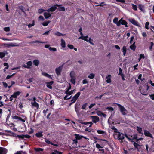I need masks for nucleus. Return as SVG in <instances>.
<instances>
[{"instance_id":"obj_1","label":"nucleus","mask_w":154,"mask_h":154,"mask_svg":"<svg viewBox=\"0 0 154 154\" xmlns=\"http://www.w3.org/2000/svg\"><path fill=\"white\" fill-rule=\"evenodd\" d=\"M113 22L116 24L118 26H119L121 24L122 25H125V27H128L127 23L125 20H119V21H118V20H113Z\"/></svg>"},{"instance_id":"obj_2","label":"nucleus","mask_w":154,"mask_h":154,"mask_svg":"<svg viewBox=\"0 0 154 154\" xmlns=\"http://www.w3.org/2000/svg\"><path fill=\"white\" fill-rule=\"evenodd\" d=\"M114 136L115 139L118 140H122L125 138L124 134L120 132H118V133H115Z\"/></svg>"},{"instance_id":"obj_3","label":"nucleus","mask_w":154,"mask_h":154,"mask_svg":"<svg viewBox=\"0 0 154 154\" xmlns=\"http://www.w3.org/2000/svg\"><path fill=\"white\" fill-rule=\"evenodd\" d=\"M125 137L128 139L129 141L133 142H134V141L133 140L137 139V134H134L133 137L132 135H129V136H128L126 134H125Z\"/></svg>"},{"instance_id":"obj_4","label":"nucleus","mask_w":154,"mask_h":154,"mask_svg":"<svg viewBox=\"0 0 154 154\" xmlns=\"http://www.w3.org/2000/svg\"><path fill=\"white\" fill-rule=\"evenodd\" d=\"M116 104L118 106V107L120 109V112L121 113L124 115H125L127 114V111L125 108L121 104L116 103Z\"/></svg>"},{"instance_id":"obj_5","label":"nucleus","mask_w":154,"mask_h":154,"mask_svg":"<svg viewBox=\"0 0 154 154\" xmlns=\"http://www.w3.org/2000/svg\"><path fill=\"white\" fill-rule=\"evenodd\" d=\"M92 122L94 123H96L97 122L100 121L99 118L97 116H90Z\"/></svg>"},{"instance_id":"obj_6","label":"nucleus","mask_w":154,"mask_h":154,"mask_svg":"<svg viewBox=\"0 0 154 154\" xmlns=\"http://www.w3.org/2000/svg\"><path fill=\"white\" fill-rule=\"evenodd\" d=\"M81 93L80 92H77L76 94L75 95L72 97V99L71 100V101H73V103H75L77 99L79 97Z\"/></svg>"},{"instance_id":"obj_7","label":"nucleus","mask_w":154,"mask_h":154,"mask_svg":"<svg viewBox=\"0 0 154 154\" xmlns=\"http://www.w3.org/2000/svg\"><path fill=\"white\" fill-rule=\"evenodd\" d=\"M8 150L5 148L0 147V154H6Z\"/></svg>"},{"instance_id":"obj_8","label":"nucleus","mask_w":154,"mask_h":154,"mask_svg":"<svg viewBox=\"0 0 154 154\" xmlns=\"http://www.w3.org/2000/svg\"><path fill=\"white\" fill-rule=\"evenodd\" d=\"M17 137H18L19 138H21L22 139H23L24 138L26 139H29L30 138L31 136L29 135L26 134V135H17Z\"/></svg>"},{"instance_id":"obj_9","label":"nucleus","mask_w":154,"mask_h":154,"mask_svg":"<svg viewBox=\"0 0 154 154\" xmlns=\"http://www.w3.org/2000/svg\"><path fill=\"white\" fill-rule=\"evenodd\" d=\"M144 134L146 136L149 137L152 139L153 138L152 134L147 130H144Z\"/></svg>"},{"instance_id":"obj_10","label":"nucleus","mask_w":154,"mask_h":154,"mask_svg":"<svg viewBox=\"0 0 154 154\" xmlns=\"http://www.w3.org/2000/svg\"><path fill=\"white\" fill-rule=\"evenodd\" d=\"M31 104L32 106L35 107L37 109L39 108V104L36 102H31Z\"/></svg>"},{"instance_id":"obj_11","label":"nucleus","mask_w":154,"mask_h":154,"mask_svg":"<svg viewBox=\"0 0 154 154\" xmlns=\"http://www.w3.org/2000/svg\"><path fill=\"white\" fill-rule=\"evenodd\" d=\"M133 24L138 27H140V25L139 24L137 21H135V20H129Z\"/></svg>"},{"instance_id":"obj_12","label":"nucleus","mask_w":154,"mask_h":154,"mask_svg":"<svg viewBox=\"0 0 154 154\" xmlns=\"http://www.w3.org/2000/svg\"><path fill=\"white\" fill-rule=\"evenodd\" d=\"M54 83V81H51L49 82L46 83V86L47 88H48L50 89H52V85Z\"/></svg>"},{"instance_id":"obj_13","label":"nucleus","mask_w":154,"mask_h":154,"mask_svg":"<svg viewBox=\"0 0 154 154\" xmlns=\"http://www.w3.org/2000/svg\"><path fill=\"white\" fill-rule=\"evenodd\" d=\"M45 142L48 144H51L56 147L59 146L58 144H54L50 140H47L46 139H45Z\"/></svg>"},{"instance_id":"obj_14","label":"nucleus","mask_w":154,"mask_h":154,"mask_svg":"<svg viewBox=\"0 0 154 154\" xmlns=\"http://www.w3.org/2000/svg\"><path fill=\"white\" fill-rule=\"evenodd\" d=\"M20 94V92L19 91H17L14 93L13 94L11 95L12 97L14 98H16L17 96L19 95Z\"/></svg>"},{"instance_id":"obj_15","label":"nucleus","mask_w":154,"mask_h":154,"mask_svg":"<svg viewBox=\"0 0 154 154\" xmlns=\"http://www.w3.org/2000/svg\"><path fill=\"white\" fill-rule=\"evenodd\" d=\"M57 75H60L61 71V69L60 67L57 68L55 69Z\"/></svg>"},{"instance_id":"obj_16","label":"nucleus","mask_w":154,"mask_h":154,"mask_svg":"<svg viewBox=\"0 0 154 154\" xmlns=\"http://www.w3.org/2000/svg\"><path fill=\"white\" fill-rule=\"evenodd\" d=\"M57 7L55 6H52L50 9H48L47 11H48V12H49L50 11L53 12L57 9Z\"/></svg>"},{"instance_id":"obj_17","label":"nucleus","mask_w":154,"mask_h":154,"mask_svg":"<svg viewBox=\"0 0 154 154\" xmlns=\"http://www.w3.org/2000/svg\"><path fill=\"white\" fill-rule=\"evenodd\" d=\"M135 43V42H134L133 44L130 46V48L133 51H135L136 48Z\"/></svg>"},{"instance_id":"obj_18","label":"nucleus","mask_w":154,"mask_h":154,"mask_svg":"<svg viewBox=\"0 0 154 154\" xmlns=\"http://www.w3.org/2000/svg\"><path fill=\"white\" fill-rule=\"evenodd\" d=\"M5 45V46L6 47L9 48L10 47H15L17 46V45L11 43H8Z\"/></svg>"},{"instance_id":"obj_19","label":"nucleus","mask_w":154,"mask_h":154,"mask_svg":"<svg viewBox=\"0 0 154 154\" xmlns=\"http://www.w3.org/2000/svg\"><path fill=\"white\" fill-rule=\"evenodd\" d=\"M42 133V132H39L38 133H36L35 135L38 138L42 137L43 136Z\"/></svg>"},{"instance_id":"obj_20","label":"nucleus","mask_w":154,"mask_h":154,"mask_svg":"<svg viewBox=\"0 0 154 154\" xmlns=\"http://www.w3.org/2000/svg\"><path fill=\"white\" fill-rule=\"evenodd\" d=\"M42 74L44 76H45L48 77L51 79H52V78L51 77V75L48 74L47 73L43 72H42Z\"/></svg>"},{"instance_id":"obj_21","label":"nucleus","mask_w":154,"mask_h":154,"mask_svg":"<svg viewBox=\"0 0 154 154\" xmlns=\"http://www.w3.org/2000/svg\"><path fill=\"white\" fill-rule=\"evenodd\" d=\"M51 14L48 12V11L45 12L44 13V16L46 19L49 18L51 16Z\"/></svg>"},{"instance_id":"obj_22","label":"nucleus","mask_w":154,"mask_h":154,"mask_svg":"<svg viewBox=\"0 0 154 154\" xmlns=\"http://www.w3.org/2000/svg\"><path fill=\"white\" fill-rule=\"evenodd\" d=\"M5 131L9 133L12 134V135L14 137H17V134H16V133H14L12 132L11 131L5 130Z\"/></svg>"},{"instance_id":"obj_23","label":"nucleus","mask_w":154,"mask_h":154,"mask_svg":"<svg viewBox=\"0 0 154 154\" xmlns=\"http://www.w3.org/2000/svg\"><path fill=\"white\" fill-rule=\"evenodd\" d=\"M83 124L85 125H88L89 124L90 125L89 126V127H91L92 125L93 124V123L92 122H85L84 123H83Z\"/></svg>"},{"instance_id":"obj_24","label":"nucleus","mask_w":154,"mask_h":154,"mask_svg":"<svg viewBox=\"0 0 154 154\" xmlns=\"http://www.w3.org/2000/svg\"><path fill=\"white\" fill-rule=\"evenodd\" d=\"M75 138L77 140L81 139L83 137V136H81L79 134H75Z\"/></svg>"},{"instance_id":"obj_25","label":"nucleus","mask_w":154,"mask_h":154,"mask_svg":"<svg viewBox=\"0 0 154 154\" xmlns=\"http://www.w3.org/2000/svg\"><path fill=\"white\" fill-rule=\"evenodd\" d=\"M61 45L63 48H64L66 47V43L65 41L62 39H61Z\"/></svg>"},{"instance_id":"obj_26","label":"nucleus","mask_w":154,"mask_h":154,"mask_svg":"<svg viewBox=\"0 0 154 154\" xmlns=\"http://www.w3.org/2000/svg\"><path fill=\"white\" fill-rule=\"evenodd\" d=\"M88 37V36H80L79 38V39H82L83 40H84V41H86L87 42H88V40L87 39V38Z\"/></svg>"},{"instance_id":"obj_27","label":"nucleus","mask_w":154,"mask_h":154,"mask_svg":"<svg viewBox=\"0 0 154 154\" xmlns=\"http://www.w3.org/2000/svg\"><path fill=\"white\" fill-rule=\"evenodd\" d=\"M54 34L55 35L57 36H64L66 35V34H63L59 32H57L56 33H55Z\"/></svg>"},{"instance_id":"obj_28","label":"nucleus","mask_w":154,"mask_h":154,"mask_svg":"<svg viewBox=\"0 0 154 154\" xmlns=\"http://www.w3.org/2000/svg\"><path fill=\"white\" fill-rule=\"evenodd\" d=\"M133 142L134 143H133V144L135 148L136 149H137L138 150V147L141 146L139 144L136 143V142Z\"/></svg>"},{"instance_id":"obj_29","label":"nucleus","mask_w":154,"mask_h":154,"mask_svg":"<svg viewBox=\"0 0 154 154\" xmlns=\"http://www.w3.org/2000/svg\"><path fill=\"white\" fill-rule=\"evenodd\" d=\"M137 130L138 131V132L139 134H142V135H143V134L142 132V128L141 127L138 126L137 127Z\"/></svg>"},{"instance_id":"obj_30","label":"nucleus","mask_w":154,"mask_h":154,"mask_svg":"<svg viewBox=\"0 0 154 154\" xmlns=\"http://www.w3.org/2000/svg\"><path fill=\"white\" fill-rule=\"evenodd\" d=\"M127 51V49L126 47L124 46L122 48V52H123V55L125 56Z\"/></svg>"},{"instance_id":"obj_31","label":"nucleus","mask_w":154,"mask_h":154,"mask_svg":"<svg viewBox=\"0 0 154 154\" xmlns=\"http://www.w3.org/2000/svg\"><path fill=\"white\" fill-rule=\"evenodd\" d=\"M33 64L34 65L38 66L39 63V62L38 60H35L33 61Z\"/></svg>"},{"instance_id":"obj_32","label":"nucleus","mask_w":154,"mask_h":154,"mask_svg":"<svg viewBox=\"0 0 154 154\" xmlns=\"http://www.w3.org/2000/svg\"><path fill=\"white\" fill-rule=\"evenodd\" d=\"M50 21L49 20L45 21L42 23V25L44 26H48V24L50 22Z\"/></svg>"},{"instance_id":"obj_33","label":"nucleus","mask_w":154,"mask_h":154,"mask_svg":"<svg viewBox=\"0 0 154 154\" xmlns=\"http://www.w3.org/2000/svg\"><path fill=\"white\" fill-rule=\"evenodd\" d=\"M97 133L99 134H106V132L102 130H97Z\"/></svg>"},{"instance_id":"obj_34","label":"nucleus","mask_w":154,"mask_h":154,"mask_svg":"<svg viewBox=\"0 0 154 154\" xmlns=\"http://www.w3.org/2000/svg\"><path fill=\"white\" fill-rule=\"evenodd\" d=\"M35 25V21H34V20H33L32 21V23H29L28 25H27L28 26V28H30L31 27Z\"/></svg>"},{"instance_id":"obj_35","label":"nucleus","mask_w":154,"mask_h":154,"mask_svg":"<svg viewBox=\"0 0 154 154\" xmlns=\"http://www.w3.org/2000/svg\"><path fill=\"white\" fill-rule=\"evenodd\" d=\"M54 152H52L51 154H62V152H59L57 150H54Z\"/></svg>"},{"instance_id":"obj_36","label":"nucleus","mask_w":154,"mask_h":154,"mask_svg":"<svg viewBox=\"0 0 154 154\" xmlns=\"http://www.w3.org/2000/svg\"><path fill=\"white\" fill-rule=\"evenodd\" d=\"M95 77V75L93 73H91L88 76V77L91 79H93Z\"/></svg>"},{"instance_id":"obj_37","label":"nucleus","mask_w":154,"mask_h":154,"mask_svg":"<svg viewBox=\"0 0 154 154\" xmlns=\"http://www.w3.org/2000/svg\"><path fill=\"white\" fill-rule=\"evenodd\" d=\"M32 43H46L45 42H42L41 41H39L38 40H35L34 41H33L32 42Z\"/></svg>"},{"instance_id":"obj_38","label":"nucleus","mask_w":154,"mask_h":154,"mask_svg":"<svg viewBox=\"0 0 154 154\" xmlns=\"http://www.w3.org/2000/svg\"><path fill=\"white\" fill-rule=\"evenodd\" d=\"M70 76L71 78L75 77V73L74 71H71L70 74Z\"/></svg>"},{"instance_id":"obj_39","label":"nucleus","mask_w":154,"mask_h":154,"mask_svg":"<svg viewBox=\"0 0 154 154\" xmlns=\"http://www.w3.org/2000/svg\"><path fill=\"white\" fill-rule=\"evenodd\" d=\"M145 58V56L144 54H141L140 55L139 58L138 59L139 61H140L141 59H144Z\"/></svg>"},{"instance_id":"obj_40","label":"nucleus","mask_w":154,"mask_h":154,"mask_svg":"<svg viewBox=\"0 0 154 154\" xmlns=\"http://www.w3.org/2000/svg\"><path fill=\"white\" fill-rule=\"evenodd\" d=\"M5 55V54L4 52H0V58H2Z\"/></svg>"},{"instance_id":"obj_41","label":"nucleus","mask_w":154,"mask_h":154,"mask_svg":"<svg viewBox=\"0 0 154 154\" xmlns=\"http://www.w3.org/2000/svg\"><path fill=\"white\" fill-rule=\"evenodd\" d=\"M26 64L27 66H28L29 68H30V66H32V62L31 61H29Z\"/></svg>"},{"instance_id":"obj_42","label":"nucleus","mask_w":154,"mask_h":154,"mask_svg":"<svg viewBox=\"0 0 154 154\" xmlns=\"http://www.w3.org/2000/svg\"><path fill=\"white\" fill-rule=\"evenodd\" d=\"M150 46L149 47V50L150 51L152 50V48L154 45V43L152 42H151L150 43Z\"/></svg>"},{"instance_id":"obj_43","label":"nucleus","mask_w":154,"mask_h":154,"mask_svg":"<svg viewBox=\"0 0 154 154\" xmlns=\"http://www.w3.org/2000/svg\"><path fill=\"white\" fill-rule=\"evenodd\" d=\"M49 50L51 51H57V49L55 48L49 47Z\"/></svg>"},{"instance_id":"obj_44","label":"nucleus","mask_w":154,"mask_h":154,"mask_svg":"<svg viewBox=\"0 0 154 154\" xmlns=\"http://www.w3.org/2000/svg\"><path fill=\"white\" fill-rule=\"evenodd\" d=\"M35 150L37 152L42 151H43V149L41 148H35Z\"/></svg>"},{"instance_id":"obj_45","label":"nucleus","mask_w":154,"mask_h":154,"mask_svg":"<svg viewBox=\"0 0 154 154\" xmlns=\"http://www.w3.org/2000/svg\"><path fill=\"white\" fill-rule=\"evenodd\" d=\"M70 81L72 84H75V77L74 78H71Z\"/></svg>"},{"instance_id":"obj_46","label":"nucleus","mask_w":154,"mask_h":154,"mask_svg":"<svg viewBox=\"0 0 154 154\" xmlns=\"http://www.w3.org/2000/svg\"><path fill=\"white\" fill-rule=\"evenodd\" d=\"M4 65L5 66H6V67H5V69H8L9 68V65L8 63H4Z\"/></svg>"},{"instance_id":"obj_47","label":"nucleus","mask_w":154,"mask_h":154,"mask_svg":"<svg viewBox=\"0 0 154 154\" xmlns=\"http://www.w3.org/2000/svg\"><path fill=\"white\" fill-rule=\"evenodd\" d=\"M20 117H19L17 116H12L13 119L16 120H20Z\"/></svg>"},{"instance_id":"obj_48","label":"nucleus","mask_w":154,"mask_h":154,"mask_svg":"<svg viewBox=\"0 0 154 154\" xmlns=\"http://www.w3.org/2000/svg\"><path fill=\"white\" fill-rule=\"evenodd\" d=\"M106 109L111 111H112L114 110V109L111 107H107Z\"/></svg>"},{"instance_id":"obj_49","label":"nucleus","mask_w":154,"mask_h":154,"mask_svg":"<svg viewBox=\"0 0 154 154\" xmlns=\"http://www.w3.org/2000/svg\"><path fill=\"white\" fill-rule=\"evenodd\" d=\"M149 23L148 22H147L145 23V28L147 29H149Z\"/></svg>"},{"instance_id":"obj_50","label":"nucleus","mask_w":154,"mask_h":154,"mask_svg":"<svg viewBox=\"0 0 154 154\" xmlns=\"http://www.w3.org/2000/svg\"><path fill=\"white\" fill-rule=\"evenodd\" d=\"M106 93H104L103 94L100 95L99 96H97L95 97V99H101L103 96L106 94Z\"/></svg>"},{"instance_id":"obj_51","label":"nucleus","mask_w":154,"mask_h":154,"mask_svg":"<svg viewBox=\"0 0 154 154\" xmlns=\"http://www.w3.org/2000/svg\"><path fill=\"white\" fill-rule=\"evenodd\" d=\"M58 10L60 11H64L65 10V8L63 7H60L58 8Z\"/></svg>"},{"instance_id":"obj_52","label":"nucleus","mask_w":154,"mask_h":154,"mask_svg":"<svg viewBox=\"0 0 154 154\" xmlns=\"http://www.w3.org/2000/svg\"><path fill=\"white\" fill-rule=\"evenodd\" d=\"M139 8L142 11H143V6L141 5H139Z\"/></svg>"},{"instance_id":"obj_53","label":"nucleus","mask_w":154,"mask_h":154,"mask_svg":"<svg viewBox=\"0 0 154 154\" xmlns=\"http://www.w3.org/2000/svg\"><path fill=\"white\" fill-rule=\"evenodd\" d=\"M4 30L5 31L8 32V31H10V28L8 27H5L4 28Z\"/></svg>"},{"instance_id":"obj_54","label":"nucleus","mask_w":154,"mask_h":154,"mask_svg":"<svg viewBox=\"0 0 154 154\" xmlns=\"http://www.w3.org/2000/svg\"><path fill=\"white\" fill-rule=\"evenodd\" d=\"M68 47L71 49H72L74 48V46L72 45L68 44L67 45Z\"/></svg>"},{"instance_id":"obj_55","label":"nucleus","mask_w":154,"mask_h":154,"mask_svg":"<svg viewBox=\"0 0 154 154\" xmlns=\"http://www.w3.org/2000/svg\"><path fill=\"white\" fill-rule=\"evenodd\" d=\"M68 95H66L64 97V99L65 100H67L71 98L72 97V96H71L69 97L68 98Z\"/></svg>"},{"instance_id":"obj_56","label":"nucleus","mask_w":154,"mask_h":154,"mask_svg":"<svg viewBox=\"0 0 154 154\" xmlns=\"http://www.w3.org/2000/svg\"><path fill=\"white\" fill-rule=\"evenodd\" d=\"M87 104V103L83 104L82 105V109H85L86 107Z\"/></svg>"},{"instance_id":"obj_57","label":"nucleus","mask_w":154,"mask_h":154,"mask_svg":"<svg viewBox=\"0 0 154 154\" xmlns=\"http://www.w3.org/2000/svg\"><path fill=\"white\" fill-rule=\"evenodd\" d=\"M123 74L122 73V69L120 67L119 68V73L118 74L119 75H122Z\"/></svg>"},{"instance_id":"obj_58","label":"nucleus","mask_w":154,"mask_h":154,"mask_svg":"<svg viewBox=\"0 0 154 154\" xmlns=\"http://www.w3.org/2000/svg\"><path fill=\"white\" fill-rule=\"evenodd\" d=\"M15 75V73L11 75H8L6 77V79H8L10 78H11L12 76H14Z\"/></svg>"},{"instance_id":"obj_59","label":"nucleus","mask_w":154,"mask_h":154,"mask_svg":"<svg viewBox=\"0 0 154 154\" xmlns=\"http://www.w3.org/2000/svg\"><path fill=\"white\" fill-rule=\"evenodd\" d=\"M132 5L133 7V8L135 10H137V6L133 4H132Z\"/></svg>"},{"instance_id":"obj_60","label":"nucleus","mask_w":154,"mask_h":154,"mask_svg":"<svg viewBox=\"0 0 154 154\" xmlns=\"http://www.w3.org/2000/svg\"><path fill=\"white\" fill-rule=\"evenodd\" d=\"M96 104L95 103H94L92 104H91V105L89 106V109H91Z\"/></svg>"},{"instance_id":"obj_61","label":"nucleus","mask_w":154,"mask_h":154,"mask_svg":"<svg viewBox=\"0 0 154 154\" xmlns=\"http://www.w3.org/2000/svg\"><path fill=\"white\" fill-rule=\"evenodd\" d=\"M44 11H45V10H43V9H39L38 10V13H39L40 14H41Z\"/></svg>"},{"instance_id":"obj_62","label":"nucleus","mask_w":154,"mask_h":154,"mask_svg":"<svg viewBox=\"0 0 154 154\" xmlns=\"http://www.w3.org/2000/svg\"><path fill=\"white\" fill-rule=\"evenodd\" d=\"M150 98L153 100H154V94H152L149 95Z\"/></svg>"},{"instance_id":"obj_63","label":"nucleus","mask_w":154,"mask_h":154,"mask_svg":"<svg viewBox=\"0 0 154 154\" xmlns=\"http://www.w3.org/2000/svg\"><path fill=\"white\" fill-rule=\"evenodd\" d=\"M88 83V82L87 81V79H84L82 81V83L83 84H86L87 83Z\"/></svg>"},{"instance_id":"obj_64","label":"nucleus","mask_w":154,"mask_h":154,"mask_svg":"<svg viewBox=\"0 0 154 154\" xmlns=\"http://www.w3.org/2000/svg\"><path fill=\"white\" fill-rule=\"evenodd\" d=\"M96 147L98 149L100 148H101V146L98 143H97L96 144Z\"/></svg>"}]
</instances>
